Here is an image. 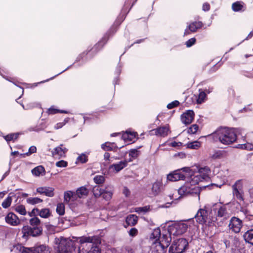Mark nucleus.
Returning a JSON list of instances; mask_svg holds the SVG:
<instances>
[{
  "label": "nucleus",
  "mask_w": 253,
  "mask_h": 253,
  "mask_svg": "<svg viewBox=\"0 0 253 253\" xmlns=\"http://www.w3.org/2000/svg\"><path fill=\"white\" fill-rule=\"evenodd\" d=\"M240 128L220 127L209 135L214 141H219L224 145H230L237 140V135Z\"/></svg>",
  "instance_id": "nucleus-1"
},
{
  "label": "nucleus",
  "mask_w": 253,
  "mask_h": 253,
  "mask_svg": "<svg viewBox=\"0 0 253 253\" xmlns=\"http://www.w3.org/2000/svg\"><path fill=\"white\" fill-rule=\"evenodd\" d=\"M54 243L58 245L56 253H74L76 249V243L62 236L55 238Z\"/></svg>",
  "instance_id": "nucleus-2"
},
{
  "label": "nucleus",
  "mask_w": 253,
  "mask_h": 253,
  "mask_svg": "<svg viewBox=\"0 0 253 253\" xmlns=\"http://www.w3.org/2000/svg\"><path fill=\"white\" fill-rule=\"evenodd\" d=\"M13 250L19 251L18 253H50L49 247L45 245H36L32 248H27L18 244L13 247Z\"/></svg>",
  "instance_id": "nucleus-3"
},
{
  "label": "nucleus",
  "mask_w": 253,
  "mask_h": 253,
  "mask_svg": "<svg viewBox=\"0 0 253 253\" xmlns=\"http://www.w3.org/2000/svg\"><path fill=\"white\" fill-rule=\"evenodd\" d=\"M211 212L205 209H200L195 216L196 221L201 224L211 225L215 222L216 218L210 215Z\"/></svg>",
  "instance_id": "nucleus-4"
},
{
  "label": "nucleus",
  "mask_w": 253,
  "mask_h": 253,
  "mask_svg": "<svg viewBox=\"0 0 253 253\" xmlns=\"http://www.w3.org/2000/svg\"><path fill=\"white\" fill-rule=\"evenodd\" d=\"M188 247V242L184 238L173 241L169 250V253H184Z\"/></svg>",
  "instance_id": "nucleus-5"
},
{
  "label": "nucleus",
  "mask_w": 253,
  "mask_h": 253,
  "mask_svg": "<svg viewBox=\"0 0 253 253\" xmlns=\"http://www.w3.org/2000/svg\"><path fill=\"white\" fill-rule=\"evenodd\" d=\"M95 197H99L102 195L103 198L107 201L110 200L112 197L113 187L111 185H107L105 189H101L99 186L94 187L92 191Z\"/></svg>",
  "instance_id": "nucleus-6"
},
{
  "label": "nucleus",
  "mask_w": 253,
  "mask_h": 253,
  "mask_svg": "<svg viewBox=\"0 0 253 253\" xmlns=\"http://www.w3.org/2000/svg\"><path fill=\"white\" fill-rule=\"evenodd\" d=\"M80 242L81 244L85 243H92L93 246L88 253H101L100 249L97 246L98 244H101V238L97 236H93L91 237H85L83 236L80 238Z\"/></svg>",
  "instance_id": "nucleus-7"
},
{
  "label": "nucleus",
  "mask_w": 253,
  "mask_h": 253,
  "mask_svg": "<svg viewBox=\"0 0 253 253\" xmlns=\"http://www.w3.org/2000/svg\"><path fill=\"white\" fill-rule=\"evenodd\" d=\"M23 237L26 238L29 236L36 237L41 236L42 233V227L41 225L29 226H24L22 229Z\"/></svg>",
  "instance_id": "nucleus-8"
},
{
  "label": "nucleus",
  "mask_w": 253,
  "mask_h": 253,
  "mask_svg": "<svg viewBox=\"0 0 253 253\" xmlns=\"http://www.w3.org/2000/svg\"><path fill=\"white\" fill-rule=\"evenodd\" d=\"M232 194L235 198L240 202H244L245 194L242 179L237 180L232 186Z\"/></svg>",
  "instance_id": "nucleus-9"
},
{
  "label": "nucleus",
  "mask_w": 253,
  "mask_h": 253,
  "mask_svg": "<svg viewBox=\"0 0 253 253\" xmlns=\"http://www.w3.org/2000/svg\"><path fill=\"white\" fill-rule=\"evenodd\" d=\"M228 227L233 232L238 233L240 231L242 227V220L236 217L233 216L230 220Z\"/></svg>",
  "instance_id": "nucleus-10"
},
{
  "label": "nucleus",
  "mask_w": 253,
  "mask_h": 253,
  "mask_svg": "<svg viewBox=\"0 0 253 253\" xmlns=\"http://www.w3.org/2000/svg\"><path fill=\"white\" fill-rule=\"evenodd\" d=\"M171 231L169 230L166 234H163L162 237H160L159 242H155L157 245H160L164 248L167 249L170 245L171 241Z\"/></svg>",
  "instance_id": "nucleus-11"
},
{
  "label": "nucleus",
  "mask_w": 253,
  "mask_h": 253,
  "mask_svg": "<svg viewBox=\"0 0 253 253\" xmlns=\"http://www.w3.org/2000/svg\"><path fill=\"white\" fill-rule=\"evenodd\" d=\"M215 212L216 215L215 218H222L223 221L226 220L230 216L225 205L216 208Z\"/></svg>",
  "instance_id": "nucleus-12"
},
{
  "label": "nucleus",
  "mask_w": 253,
  "mask_h": 253,
  "mask_svg": "<svg viewBox=\"0 0 253 253\" xmlns=\"http://www.w3.org/2000/svg\"><path fill=\"white\" fill-rule=\"evenodd\" d=\"M195 114L193 111L189 110L181 116L182 122L185 125L191 124L194 120Z\"/></svg>",
  "instance_id": "nucleus-13"
},
{
  "label": "nucleus",
  "mask_w": 253,
  "mask_h": 253,
  "mask_svg": "<svg viewBox=\"0 0 253 253\" xmlns=\"http://www.w3.org/2000/svg\"><path fill=\"white\" fill-rule=\"evenodd\" d=\"M188 228V226L184 223H177L173 224L169 227V230H175V233L177 234H182L185 233Z\"/></svg>",
  "instance_id": "nucleus-14"
},
{
  "label": "nucleus",
  "mask_w": 253,
  "mask_h": 253,
  "mask_svg": "<svg viewBox=\"0 0 253 253\" xmlns=\"http://www.w3.org/2000/svg\"><path fill=\"white\" fill-rule=\"evenodd\" d=\"M203 23L201 21H195L190 24L185 30L184 35H189L190 32H195L197 30L203 26Z\"/></svg>",
  "instance_id": "nucleus-15"
},
{
  "label": "nucleus",
  "mask_w": 253,
  "mask_h": 253,
  "mask_svg": "<svg viewBox=\"0 0 253 253\" xmlns=\"http://www.w3.org/2000/svg\"><path fill=\"white\" fill-rule=\"evenodd\" d=\"M186 176V175L182 173L181 170H178L172 173L168 174L167 178L169 181H175L180 180H184Z\"/></svg>",
  "instance_id": "nucleus-16"
},
{
  "label": "nucleus",
  "mask_w": 253,
  "mask_h": 253,
  "mask_svg": "<svg viewBox=\"0 0 253 253\" xmlns=\"http://www.w3.org/2000/svg\"><path fill=\"white\" fill-rule=\"evenodd\" d=\"M195 187L192 188L189 186V184H187L181 186L178 190V193L180 197L191 195L195 193Z\"/></svg>",
  "instance_id": "nucleus-17"
},
{
  "label": "nucleus",
  "mask_w": 253,
  "mask_h": 253,
  "mask_svg": "<svg viewBox=\"0 0 253 253\" xmlns=\"http://www.w3.org/2000/svg\"><path fill=\"white\" fill-rule=\"evenodd\" d=\"M6 222L12 226H16L20 223V221L17 216L12 212H9L5 217Z\"/></svg>",
  "instance_id": "nucleus-18"
},
{
  "label": "nucleus",
  "mask_w": 253,
  "mask_h": 253,
  "mask_svg": "<svg viewBox=\"0 0 253 253\" xmlns=\"http://www.w3.org/2000/svg\"><path fill=\"white\" fill-rule=\"evenodd\" d=\"M62 146L63 145L61 144L59 146L54 149L52 151L53 157L59 156V157H64L65 156V154L68 150L65 147L63 148Z\"/></svg>",
  "instance_id": "nucleus-19"
},
{
  "label": "nucleus",
  "mask_w": 253,
  "mask_h": 253,
  "mask_svg": "<svg viewBox=\"0 0 253 253\" xmlns=\"http://www.w3.org/2000/svg\"><path fill=\"white\" fill-rule=\"evenodd\" d=\"M127 165V161L126 160L120 161L118 163L114 164L109 167V169H113L116 172H118Z\"/></svg>",
  "instance_id": "nucleus-20"
},
{
  "label": "nucleus",
  "mask_w": 253,
  "mask_h": 253,
  "mask_svg": "<svg viewBox=\"0 0 253 253\" xmlns=\"http://www.w3.org/2000/svg\"><path fill=\"white\" fill-rule=\"evenodd\" d=\"M169 130L168 126H164L159 127L153 131H155V133L156 135H159L163 137L166 136L168 134V132Z\"/></svg>",
  "instance_id": "nucleus-21"
},
{
  "label": "nucleus",
  "mask_w": 253,
  "mask_h": 253,
  "mask_svg": "<svg viewBox=\"0 0 253 253\" xmlns=\"http://www.w3.org/2000/svg\"><path fill=\"white\" fill-rule=\"evenodd\" d=\"M137 220L138 217L136 215L130 214L126 217V222L127 225L134 226L137 223Z\"/></svg>",
  "instance_id": "nucleus-22"
},
{
  "label": "nucleus",
  "mask_w": 253,
  "mask_h": 253,
  "mask_svg": "<svg viewBox=\"0 0 253 253\" xmlns=\"http://www.w3.org/2000/svg\"><path fill=\"white\" fill-rule=\"evenodd\" d=\"M114 143H111L109 142H106L101 145V148L106 151H116V149L118 148L117 146L114 145Z\"/></svg>",
  "instance_id": "nucleus-23"
},
{
  "label": "nucleus",
  "mask_w": 253,
  "mask_h": 253,
  "mask_svg": "<svg viewBox=\"0 0 253 253\" xmlns=\"http://www.w3.org/2000/svg\"><path fill=\"white\" fill-rule=\"evenodd\" d=\"M243 237L246 242L253 245V229L248 230Z\"/></svg>",
  "instance_id": "nucleus-24"
},
{
  "label": "nucleus",
  "mask_w": 253,
  "mask_h": 253,
  "mask_svg": "<svg viewBox=\"0 0 253 253\" xmlns=\"http://www.w3.org/2000/svg\"><path fill=\"white\" fill-rule=\"evenodd\" d=\"M88 190L85 187H81L78 188L75 194L76 196L80 198H82L86 196L88 194Z\"/></svg>",
  "instance_id": "nucleus-25"
},
{
  "label": "nucleus",
  "mask_w": 253,
  "mask_h": 253,
  "mask_svg": "<svg viewBox=\"0 0 253 253\" xmlns=\"http://www.w3.org/2000/svg\"><path fill=\"white\" fill-rule=\"evenodd\" d=\"M32 173L33 175L39 176L40 175L44 174L45 169L42 166H39L32 170Z\"/></svg>",
  "instance_id": "nucleus-26"
},
{
  "label": "nucleus",
  "mask_w": 253,
  "mask_h": 253,
  "mask_svg": "<svg viewBox=\"0 0 253 253\" xmlns=\"http://www.w3.org/2000/svg\"><path fill=\"white\" fill-rule=\"evenodd\" d=\"M162 183L160 182L156 181L153 183L152 187V192L153 195H157L161 192V187Z\"/></svg>",
  "instance_id": "nucleus-27"
},
{
  "label": "nucleus",
  "mask_w": 253,
  "mask_h": 253,
  "mask_svg": "<svg viewBox=\"0 0 253 253\" xmlns=\"http://www.w3.org/2000/svg\"><path fill=\"white\" fill-rule=\"evenodd\" d=\"M243 3L241 1H236L233 3L232 5V10L235 12L244 11L245 9H243L244 6Z\"/></svg>",
  "instance_id": "nucleus-28"
},
{
  "label": "nucleus",
  "mask_w": 253,
  "mask_h": 253,
  "mask_svg": "<svg viewBox=\"0 0 253 253\" xmlns=\"http://www.w3.org/2000/svg\"><path fill=\"white\" fill-rule=\"evenodd\" d=\"M198 171L199 174L202 176L203 179H206L208 177L209 173L211 172V170L208 167L200 168Z\"/></svg>",
  "instance_id": "nucleus-29"
},
{
  "label": "nucleus",
  "mask_w": 253,
  "mask_h": 253,
  "mask_svg": "<svg viewBox=\"0 0 253 253\" xmlns=\"http://www.w3.org/2000/svg\"><path fill=\"white\" fill-rule=\"evenodd\" d=\"M76 195L74 193L71 191L65 192L64 193V202L68 203L70 200H74L75 199Z\"/></svg>",
  "instance_id": "nucleus-30"
},
{
  "label": "nucleus",
  "mask_w": 253,
  "mask_h": 253,
  "mask_svg": "<svg viewBox=\"0 0 253 253\" xmlns=\"http://www.w3.org/2000/svg\"><path fill=\"white\" fill-rule=\"evenodd\" d=\"M167 249L164 248L161 245L155 243V246L153 248L151 253H166Z\"/></svg>",
  "instance_id": "nucleus-31"
},
{
  "label": "nucleus",
  "mask_w": 253,
  "mask_h": 253,
  "mask_svg": "<svg viewBox=\"0 0 253 253\" xmlns=\"http://www.w3.org/2000/svg\"><path fill=\"white\" fill-rule=\"evenodd\" d=\"M27 203L30 205H34L42 203L43 200L38 197H30L27 199Z\"/></svg>",
  "instance_id": "nucleus-32"
},
{
  "label": "nucleus",
  "mask_w": 253,
  "mask_h": 253,
  "mask_svg": "<svg viewBox=\"0 0 253 253\" xmlns=\"http://www.w3.org/2000/svg\"><path fill=\"white\" fill-rule=\"evenodd\" d=\"M161 237V231L159 228L155 229L151 235V238L156 239V242L160 239Z\"/></svg>",
  "instance_id": "nucleus-33"
},
{
  "label": "nucleus",
  "mask_w": 253,
  "mask_h": 253,
  "mask_svg": "<svg viewBox=\"0 0 253 253\" xmlns=\"http://www.w3.org/2000/svg\"><path fill=\"white\" fill-rule=\"evenodd\" d=\"M50 210L48 209H43L41 211L39 210V215L42 218H48L50 215Z\"/></svg>",
  "instance_id": "nucleus-34"
},
{
  "label": "nucleus",
  "mask_w": 253,
  "mask_h": 253,
  "mask_svg": "<svg viewBox=\"0 0 253 253\" xmlns=\"http://www.w3.org/2000/svg\"><path fill=\"white\" fill-rule=\"evenodd\" d=\"M206 92L203 91L202 89L199 90V94L198 95V98L197 100V102L198 104H201L203 103L206 97Z\"/></svg>",
  "instance_id": "nucleus-35"
},
{
  "label": "nucleus",
  "mask_w": 253,
  "mask_h": 253,
  "mask_svg": "<svg viewBox=\"0 0 253 253\" xmlns=\"http://www.w3.org/2000/svg\"><path fill=\"white\" fill-rule=\"evenodd\" d=\"M43 194L46 196L52 197L54 196V188L49 187H44Z\"/></svg>",
  "instance_id": "nucleus-36"
},
{
  "label": "nucleus",
  "mask_w": 253,
  "mask_h": 253,
  "mask_svg": "<svg viewBox=\"0 0 253 253\" xmlns=\"http://www.w3.org/2000/svg\"><path fill=\"white\" fill-rule=\"evenodd\" d=\"M237 148L247 150H252L253 149V145L252 143H247L243 144H238Z\"/></svg>",
  "instance_id": "nucleus-37"
},
{
  "label": "nucleus",
  "mask_w": 253,
  "mask_h": 253,
  "mask_svg": "<svg viewBox=\"0 0 253 253\" xmlns=\"http://www.w3.org/2000/svg\"><path fill=\"white\" fill-rule=\"evenodd\" d=\"M29 223L30 226H37L38 225H41V222L40 219L37 217H34L31 218L29 220Z\"/></svg>",
  "instance_id": "nucleus-38"
},
{
  "label": "nucleus",
  "mask_w": 253,
  "mask_h": 253,
  "mask_svg": "<svg viewBox=\"0 0 253 253\" xmlns=\"http://www.w3.org/2000/svg\"><path fill=\"white\" fill-rule=\"evenodd\" d=\"M56 212L60 215H62L65 213V206L63 203L58 204L56 208Z\"/></svg>",
  "instance_id": "nucleus-39"
},
{
  "label": "nucleus",
  "mask_w": 253,
  "mask_h": 253,
  "mask_svg": "<svg viewBox=\"0 0 253 253\" xmlns=\"http://www.w3.org/2000/svg\"><path fill=\"white\" fill-rule=\"evenodd\" d=\"M12 202V198L10 196L7 197L4 201L2 203L1 206L2 207L6 209L10 207L11 204Z\"/></svg>",
  "instance_id": "nucleus-40"
},
{
  "label": "nucleus",
  "mask_w": 253,
  "mask_h": 253,
  "mask_svg": "<svg viewBox=\"0 0 253 253\" xmlns=\"http://www.w3.org/2000/svg\"><path fill=\"white\" fill-rule=\"evenodd\" d=\"M201 146L200 142L196 141L187 144V147L190 149H197Z\"/></svg>",
  "instance_id": "nucleus-41"
},
{
  "label": "nucleus",
  "mask_w": 253,
  "mask_h": 253,
  "mask_svg": "<svg viewBox=\"0 0 253 253\" xmlns=\"http://www.w3.org/2000/svg\"><path fill=\"white\" fill-rule=\"evenodd\" d=\"M19 136V133H11L4 136V139L7 142L16 139Z\"/></svg>",
  "instance_id": "nucleus-42"
},
{
  "label": "nucleus",
  "mask_w": 253,
  "mask_h": 253,
  "mask_svg": "<svg viewBox=\"0 0 253 253\" xmlns=\"http://www.w3.org/2000/svg\"><path fill=\"white\" fill-rule=\"evenodd\" d=\"M15 211L21 215H26V211L24 206L22 205H19L15 208Z\"/></svg>",
  "instance_id": "nucleus-43"
},
{
  "label": "nucleus",
  "mask_w": 253,
  "mask_h": 253,
  "mask_svg": "<svg viewBox=\"0 0 253 253\" xmlns=\"http://www.w3.org/2000/svg\"><path fill=\"white\" fill-rule=\"evenodd\" d=\"M94 181L95 183L98 184H102L105 181V177L103 175H96L93 178Z\"/></svg>",
  "instance_id": "nucleus-44"
},
{
  "label": "nucleus",
  "mask_w": 253,
  "mask_h": 253,
  "mask_svg": "<svg viewBox=\"0 0 253 253\" xmlns=\"http://www.w3.org/2000/svg\"><path fill=\"white\" fill-rule=\"evenodd\" d=\"M149 206H145L143 207H138L135 208V211L138 213H145L149 211Z\"/></svg>",
  "instance_id": "nucleus-45"
},
{
  "label": "nucleus",
  "mask_w": 253,
  "mask_h": 253,
  "mask_svg": "<svg viewBox=\"0 0 253 253\" xmlns=\"http://www.w3.org/2000/svg\"><path fill=\"white\" fill-rule=\"evenodd\" d=\"M198 128L199 126L197 125H193L188 128L187 132L189 133L195 134L197 131Z\"/></svg>",
  "instance_id": "nucleus-46"
},
{
  "label": "nucleus",
  "mask_w": 253,
  "mask_h": 253,
  "mask_svg": "<svg viewBox=\"0 0 253 253\" xmlns=\"http://www.w3.org/2000/svg\"><path fill=\"white\" fill-rule=\"evenodd\" d=\"M77 160L80 161L81 163H85L88 161V157L84 154H82L78 157Z\"/></svg>",
  "instance_id": "nucleus-47"
},
{
  "label": "nucleus",
  "mask_w": 253,
  "mask_h": 253,
  "mask_svg": "<svg viewBox=\"0 0 253 253\" xmlns=\"http://www.w3.org/2000/svg\"><path fill=\"white\" fill-rule=\"evenodd\" d=\"M36 151H37L36 147L35 146H32L29 148V151L28 152H27L25 154H20V155L23 156V157L25 155L29 156V155H31L32 154L36 153Z\"/></svg>",
  "instance_id": "nucleus-48"
},
{
  "label": "nucleus",
  "mask_w": 253,
  "mask_h": 253,
  "mask_svg": "<svg viewBox=\"0 0 253 253\" xmlns=\"http://www.w3.org/2000/svg\"><path fill=\"white\" fill-rule=\"evenodd\" d=\"M47 112H48V113L49 114H52H52H56V113H57L58 112L63 113H67V112L66 111H62V110L60 111L59 110H57L56 109H54V108H52V107H51V108L48 109Z\"/></svg>",
  "instance_id": "nucleus-49"
},
{
  "label": "nucleus",
  "mask_w": 253,
  "mask_h": 253,
  "mask_svg": "<svg viewBox=\"0 0 253 253\" xmlns=\"http://www.w3.org/2000/svg\"><path fill=\"white\" fill-rule=\"evenodd\" d=\"M69 118H66L63 122L59 123L56 124L54 126V128L56 129H59L62 127L69 121Z\"/></svg>",
  "instance_id": "nucleus-50"
},
{
  "label": "nucleus",
  "mask_w": 253,
  "mask_h": 253,
  "mask_svg": "<svg viewBox=\"0 0 253 253\" xmlns=\"http://www.w3.org/2000/svg\"><path fill=\"white\" fill-rule=\"evenodd\" d=\"M179 102L178 101L175 100L167 105V108L169 109H171L175 107H177L179 105Z\"/></svg>",
  "instance_id": "nucleus-51"
},
{
  "label": "nucleus",
  "mask_w": 253,
  "mask_h": 253,
  "mask_svg": "<svg viewBox=\"0 0 253 253\" xmlns=\"http://www.w3.org/2000/svg\"><path fill=\"white\" fill-rule=\"evenodd\" d=\"M68 163L66 161L61 160L56 163V166L57 167L65 168L67 166Z\"/></svg>",
  "instance_id": "nucleus-52"
},
{
  "label": "nucleus",
  "mask_w": 253,
  "mask_h": 253,
  "mask_svg": "<svg viewBox=\"0 0 253 253\" xmlns=\"http://www.w3.org/2000/svg\"><path fill=\"white\" fill-rule=\"evenodd\" d=\"M39 210L38 208H34L33 210L29 212V215L30 217H36V216L39 214Z\"/></svg>",
  "instance_id": "nucleus-53"
},
{
  "label": "nucleus",
  "mask_w": 253,
  "mask_h": 253,
  "mask_svg": "<svg viewBox=\"0 0 253 253\" xmlns=\"http://www.w3.org/2000/svg\"><path fill=\"white\" fill-rule=\"evenodd\" d=\"M196 42V39L193 38L189 39L186 42L187 47H190L192 46Z\"/></svg>",
  "instance_id": "nucleus-54"
},
{
  "label": "nucleus",
  "mask_w": 253,
  "mask_h": 253,
  "mask_svg": "<svg viewBox=\"0 0 253 253\" xmlns=\"http://www.w3.org/2000/svg\"><path fill=\"white\" fill-rule=\"evenodd\" d=\"M222 153L220 151H217L214 152V153L212 155V158L213 159H219L222 157Z\"/></svg>",
  "instance_id": "nucleus-55"
},
{
  "label": "nucleus",
  "mask_w": 253,
  "mask_h": 253,
  "mask_svg": "<svg viewBox=\"0 0 253 253\" xmlns=\"http://www.w3.org/2000/svg\"><path fill=\"white\" fill-rule=\"evenodd\" d=\"M181 170L182 171V172H185L186 173V174H184L186 176V177H188L191 175V169L188 167L183 168L181 169Z\"/></svg>",
  "instance_id": "nucleus-56"
},
{
  "label": "nucleus",
  "mask_w": 253,
  "mask_h": 253,
  "mask_svg": "<svg viewBox=\"0 0 253 253\" xmlns=\"http://www.w3.org/2000/svg\"><path fill=\"white\" fill-rule=\"evenodd\" d=\"M138 154V151L136 149H131L130 150L129 152V155L133 157V158H136L137 157Z\"/></svg>",
  "instance_id": "nucleus-57"
},
{
  "label": "nucleus",
  "mask_w": 253,
  "mask_h": 253,
  "mask_svg": "<svg viewBox=\"0 0 253 253\" xmlns=\"http://www.w3.org/2000/svg\"><path fill=\"white\" fill-rule=\"evenodd\" d=\"M137 230L135 228H133L129 230V234L131 236H134L137 234Z\"/></svg>",
  "instance_id": "nucleus-58"
},
{
  "label": "nucleus",
  "mask_w": 253,
  "mask_h": 253,
  "mask_svg": "<svg viewBox=\"0 0 253 253\" xmlns=\"http://www.w3.org/2000/svg\"><path fill=\"white\" fill-rule=\"evenodd\" d=\"M231 240L232 242H233L235 247H237L239 245V240L238 238H237L236 237H234L233 238H232Z\"/></svg>",
  "instance_id": "nucleus-59"
},
{
  "label": "nucleus",
  "mask_w": 253,
  "mask_h": 253,
  "mask_svg": "<svg viewBox=\"0 0 253 253\" xmlns=\"http://www.w3.org/2000/svg\"><path fill=\"white\" fill-rule=\"evenodd\" d=\"M228 91L229 92V94L234 97L235 96V92L234 89L232 87H230L228 88Z\"/></svg>",
  "instance_id": "nucleus-60"
},
{
  "label": "nucleus",
  "mask_w": 253,
  "mask_h": 253,
  "mask_svg": "<svg viewBox=\"0 0 253 253\" xmlns=\"http://www.w3.org/2000/svg\"><path fill=\"white\" fill-rule=\"evenodd\" d=\"M203 10L204 11H208L210 9V5L208 3H205L203 5Z\"/></svg>",
  "instance_id": "nucleus-61"
},
{
  "label": "nucleus",
  "mask_w": 253,
  "mask_h": 253,
  "mask_svg": "<svg viewBox=\"0 0 253 253\" xmlns=\"http://www.w3.org/2000/svg\"><path fill=\"white\" fill-rule=\"evenodd\" d=\"M44 187H39L37 189V192L40 194H43L44 191Z\"/></svg>",
  "instance_id": "nucleus-62"
},
{
  "label": "nucleus",
  "mask_w": 253,
  "mask_h": 253,
  "mask_svg": "<svg viewBox=\"0 0 253 253\" xmlns=\"http://www.w3.org/2000/svg\"><path fill=\"white\" fill-rule=\"evenodd\" d=\"M110 154L108 152H105L104 154V159L106 161H109Z\"/></svg>",
  "instance_id": "nucleus-63"
},
{
  "label": "nucleus",
  "mask_w": 253,
  "mask_h": 253,
  "mask_svg": "<svg viewBox=\"0 0 253 253\" xmlns=\"http://www.w3.org/2000/svg\"><path fill=\"white\" fill-rule=\"evenodd\" d=\"M218 68V67L216 65L213 66L211 69L210 70V73H212L215 72Z\"/></svg>",
  "instance_id": "nucleus-64"
}]
</instances>
